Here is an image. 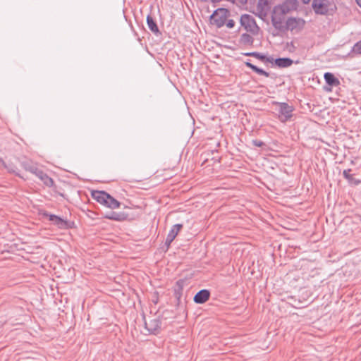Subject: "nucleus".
I'll use <instances>...</instances> for the list:
<instances>
[{
  "mask_svg": "<svg viewBox=\"0 0 361 361\" xmlns=\"http://www.w3.org/2000/svg\"><path fill=\"white\" fill-rule=\"evenodd\" d=\"M288 12L289 8L286 4L274 6L271 16V21L275 30H277V32H273V36L279 35V32H284L286 15Z\"/></svg>",
  "mask_w": 361,
  "mask_h": 361,
  "instance_id": "1",
  "label": "nucleus"
},
{
  "mask_svg": "<svg viewBox=\"0 0 361 361\" xmlns=\"http://www.w3.org/2000/svg\"><path fill=\"white\" fill-rule=\"evenodd\" d=\"M92 197L99 204L112 209L119 208L121 205L117 200L103 190H93Z\"/></svg>",
  "mask_w": 361,
  "mask_h": 361,
  "instance_id": "2",
  "label": "nucleus"
},
{
  "mask_svg": "<svg viewBox=\"0 0 361 361\" xmlns=\"http://www.w3.org/2000/svg\"><path fill=\"white\" fill-rule=\"evenodd\" d=\"M240 23L241 27L247 32L252 35H257L260 30L257 25L255 18L250 14H243L240 18Z\"/></svg>",
  "mask_w": 361,
  "mask_h": 361,
  "instance_id": "3",
  "label": "nucleus"
},
{
  "mask_svg": "<svg viewBox=\"0 0 361 361\" xmlns=\"http://www.w3.org/2000/svg\"><path fill=\"white\" fill-rule=\"evenodd\" d=\"M273 104L278 106L277 118L282 123H286L293 117L294 107L286 102H274Z\"/></svg>",
  "mask_w": 361,
  "mask_h": 361,
  "instance_id": "4",
  "label": "nucleus"
},
{
  "mask_svg": "<svg viewBox=\"0 0 361 361\" xmlns=\"http://www.w3.org/2000/svg\"><path fill=\"white\" fill-rule=\"evenodd\" d=\"M23 166L24 169L30 171V173L35 174L37 178H39L42 181H43L44 184H45L48 187H51L54 185V180L51 178H50L46 173H44L42 170L39 169L37 166L29 164V163H23Z\"/></svg>",
  "mask_w": 361,
  "mask_h": 361,
  "instance_id": "5",
  "label": "nucleus"
},
{
  "mask_svg": "<svg viewBox=\"0 0 361 361\" xmlns=\"http://www.w3.org/2000/svg\"><path fill=\"white\" fill-rule=\"evenodd\" d=\"M230 12L228 9L224 8H218L211 16V22L213 25L220 28L226 24Z\"/></svg>",
  "mask_w": 361,
  "mask_h": 361,
  "instance_id": "6",
  "label": "nucleus"
},
{
  "mask_svg": "<svg viewBox=\"0 0 361 361\" xmlns=\"http://www.w3.org/2000/svg\"><path fill=\"white\" fill-rule=\"evenodd\" d=\"M331 6L330 0H313L312 3L314 12L322 16L329 14Z\"/></svg>",
  "mask_w": 361,
  "mask_h": 361,
  "instance_id": "7",
  "label": "nucleus"
},
{
  "mask_svg": "<svg viewBox=\"0 0 361 361\" xmlns=\"http://www.w3.org/2000/svg\"><path fill=\"white\" fill-rule=\"evenodd\" d=\"M305 21L302 18L290 17L286 20L284 32L287 30L300 31L303 29Z\"/></svg>",
  "mask_w": 361,
  "mask_h": 361,
  "instance_id": "8",
  "label": "nucleus"
},
{
  "mask_svg": "<svg viewBox=\"0 0 361 361\" xmlns=\"http://www.w3.org/2000/svg\"><path fill=\"white\" fill-rule=\"evenodd\" d=\"M42 215L44 216L47 217L49 220L51 221L54 226H56L57 228L60 229H67L71 227L70 223L68 221L55 214H51L47 212H44L42 213Z\"/></svg>",
  "mask_w": 361,
  "mask_h": 361,
  "instance_id": "9",
  "label": "nucleus"
},
{
  "mask_svg": "<svg viewBox=\"0 0 361 361\" xmlns=\"http://www.w3.org/2000/svg\"><path fill=\"white\" fill-rule=\"evenodd\" d=\"M183 228V224H176L173 225L171 229L169 231L165 241V246L166 250H168L171 245V243L176 238L180 230Z\"/></svg>",
  "mask_w": 361,
  "mask_h": 361,
  "instance_id": "10",
  "label": "nucleus"
},
{
  "mask_svg": "<svg viewBox=\"0 0 361 361\" xmlns=\"http://www.w3.org/2000/svg\"><path fill=\"white\" fill-rule=\"evenodd\" d=\"M209 290L207 289H202L195 294L193 300L197 304H203L209 300Z\"/></svg>",
  "mask_w": 361,
  "mask_h": 361,
  "instance_id": "11",
  "label": "nucleus"
},
{
  "mask_svg": "<svg viewBox=\"0 0 361 361\" xmlns=\"http://www.w3.org/2000/svg\"><path fill=\"white\" fill-rule=\"evenodd\" d=\"M274 63L279 68H287L293 63V61L288 57L277 58L274 60Z\"/></svg>",
  "mask_w": 361,
  "mask_h": 361,
  "instance_id": "12",
  "label": "nucleus"
},
{
  "mask_svg": "<svg viewBox=\"0 0 361 361\" xmlns=\"http://www.w3.org/2000/svg\"><path fill=\"white\" fill-rule=\"evenodd\" d=\"M324 78L326 84L330 86H338L340 84L339 80L335 75L329 72L325 73Z\"/></svg>",
  "mask_w": 361,
  "mask_h": 361,
  "instance_id": "13",
  "label": "nucleus"
},
{
  "mask_svg": "<svg viewBox=\"0 0 361 361\" xmlns=\"http://www.w3.org/2000/svg\"><path fill=\"white\" fill-rule=\"evenodd\" d=\"M245 64L247 67L250 68V69H252L253 71H255V73H257L259 75H264L265 77H269V75H270L269 73H268V72L265 71L264 70H263L262 68H260L257 67V66L252 64L250 60H247V61H245Z\"/></svg>",
  "mask_w": 361,
  "mask_h": 361,
  "instance_id": "14",
  "label": "nucleus"
},
{
  "mask_svg": "<svg viewBox=\"0 0 361 361\" xmlns=\"http://www.w3.org/2000/svg\"><path fill=\"white\" fill-rule=\"evenodd\" d=\"M147 24L149 27V29L155 35L159 34V30L157 25V23L154 21L153 18L151 16V15H148L147 16Z\"/></svg>",
  "mask_w": 361,
  "mask_h": 361,
  "instance_id": "15",
  "label": "nucleus"
},
{
  "mask_svg": "<svg viewBox=\"0 0 361 361\" xmlns=\"http://www.w3.org/2000/svg\"><path fill=\"white\" fill-rule=\"evenodd\" d=\"M104 217L107 219L115 220V221H123L127 218V215L124 213H117L112 212L110 214H106Z\"/></svg>",
  "mask_w": 361,
  "mask_h": 361,
  "instance_id": "16",
  "label": "nucleus"
},
{
  "mask_svg": "<svg viewBox=\"0 0 361 361\" xmlns=\"http://www.w3.org/2000/svg\"><path fill=\"white\" fill-rule=\"evenodd\" d=\"M250 33H243L240 37V43L243 45H252L254 42V38Z\"/></svg>",
  "mask_w": 361,
  "mask_h": 361,
  "instance_id": "17",
  "label": "nucleus"
},
{
  "mask_svg": "<svg viewBox=\"0 0 361 361\" xmlns=\"http://www.w3.org/2000/svg\"><path fill=\"white\" fill-rule=\"evenodd\" d=\"M350 169L344 170L343 176L350 185H357L360 183L361 180L355 178L353 175L350 174Z\"/></svg>",
  "mask_w": 361,
  "mask_h": 361,
  "instance_id": "18",
  "label": "nucleus"
},
{
  "mask_svg": "<svg viewBox=\"0 0 361 361\" xmlns=\"http://www.w3.org/2000/svg\"><path fill=\"white\" fill-rule=\"evenodd\" d=\"M145 325L148 329V331L152 334H154V331L157 330V329L159 328V321L156 319L152 320L149 324L146 322Z\"/></svg>",
  "mask_w": 361,
  "mask_h": 361,
  "instance_id": "19",
  "label": "nucleus"
},
{
  "mask_svg": "<svg viewBox=\"0 0 361 361\" xmlns=\"http://www.w3.org/2000/svg\"><path fill=\"white\" fill-rule=\"evenodd\" d=\"M183 285V281H182V280H178L176 282V288L175 289V296L178 300L180 299V298L182 295Z\"/></svg>",
  "mask_w": 361,
  "mask_h": 361,
  "instance_id": "20",
  "label": "nucleus"
},
{
  "mask_svg": "<svg viewBox=\"0 0 361 361\" xmlns=\"http://www.w3.org/2000/svg\"><path fill=\"white\" fill-rule=\"evenodd\" d=\"M352 52L361 54V40L354 44L352 48Z\"/></svg>",
  "mask_w": 361,
  "mask_h": 361,
  "instance_id": "21",
  "label": "nucleus"
},
{
  "mask_svg": "<svg viewBox=\"0 0 361 361\" xmlns=\"http://www.w3.org/2000/svg\"><path fill=\"white\" fill-rule=\"evenodd\" d=\"M253 57L263 61L264 59H265V55L264 54L255 51V54H253Z\"/></svg>",
  "mask_w": 361,
  "mask_h": 361,
  "instance_id": "22",
  "label": "nucleus"
},
{
  "mask_svg": "<svg viewBox=\"0 0 361 361\" xmlns=\"http://www.w3.org/2000/svg\"><path fill=\"white\" fill-rule=\"evenodd\" d=\"M252 143L255 147H262L264 145V142L259 140H253Z\"/></svg>",
  "mask_w": 361,
  "mask_h": 361,
  "instance_id": "23",
  "label": "nucleus"
},
{
  "mask_svg": "<svg viewBox=\"0 0 361 361\" xmlns=\"http://www.w3.org/2000/svg\"><path fill=\"white\" fill-rule=\"evenodd\" d=\"M6 167L8 169V172L13 173H15V174L19 176V174L16 172V168L14 166L10 165L9 166H6Z\"/></svg>",
  "mask_w": 361,
  "mask_h": 361,
  "instance_id": "24",
  "label": "nucleus"
},
{
  "mask_svg": "<svg viewBox=\"0 0 361 361\" xmlns=\"http://www.w3.org/2000/svg\"><path fill=\"white\" fill-rule=\"evenodd\" d=\"M225 25H226L228 28H233L235 26V21L232 19L226 20Z\"/></svg>",
  "mask_w": 361,
  "mask_h": 361,
  "instance_id": "25",
  "label": "nucleus"
},
{
  "mask_svg": "<svg viewBox=\"0 0 361 361\" xmlns=\"http://www.w3.org/2000/svg\"><path fill=\"white\" fill-rule=\"evenodd\" d=\"M274 60L273 57L271 56H267L265 55V59H264L263 62H267V63H274Z\"/></svg>",
  "mask_w": 361,
  "mask_h": 361,
  "instance_id": "26",
  "label": "nucleus"
},
{
  "mask_svg": "<svg viewBox=\"0 0 361 361\" xmlns=\"http://www.w3.org/2000/svg\"><path fill=\"white\" fill-rule=\"evenodd\" d=\"M253 54H255V51H253V52H247V53L245 54V56H253Z\"/></svg>",
  "mask_w": 361,
  "mask_h": 361,
  "instance_id": "27",
  "label": "nucleus"
},
{
  "mask_svg": "<svg viewBox=\"0 0 361 361\" xmlns=\"http://www.w3.org/2000/svg\"><path fill=\"white\" fill-rule=\"evenodd\" d=\"M357 5L361 8V0H355Z\"/></svg>",
  "mask_w": 361,
  "mask_h": 361,
  "instance_id": "28",
  "label": "nucleus"
},
{
  "mask_svg": "<svg viewBox=\"0 0 361 361\" xmlns=\"http://www.w3.org/2000/svg\"><path fill=\"white\" fill-rule=\"evenodd\" d=\"M311 0H302L304 4H308Z\"/></svg>",
  "mask_w": 361,
  "mask_h": 361,
  "instance_id": "29",
  "label": "nucleus"
},
{
  "mask_svg": "<svg viewBox=\"0 0 361 361\" xmlns=\"http://www.w3.org/2000/svg\"><path fill=\"white\" fill-rule=\"evenodd\" d=\"M267 348H268V346H265V347H263L262 349L266 350Z\"/></svg>",
  "mask_w": 361,
  "mask_h": 361,
  "instance_id": "30",
  "label": "nucleus"
},
{
  "mask_svg": "<svg viewBox=\"0 0 361 361\" xmlns=\"http://www.w3.org/2000/svg\"><path fill=\"white\" fill-rule=\"evenodd\" d=\"M262 1V0H259V3H261Z\"/></svg>",
  "mask_w": 361,
  "mask_h": 361,
  "instance_id": "31",
  "label": "nucleus"
}]
</instances>
